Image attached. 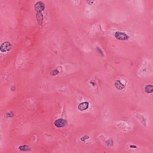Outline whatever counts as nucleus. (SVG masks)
I'll list each match as a JSON object with an SVG mask.
<instances>
[{"label":"nucleus","mask_w":153,"mask_h":153,"mask_svg":"<svg viewBox=\"0 0 153 153\" xmlns=\"http://www.w3.org/2000/svg\"><path fill=\"white\" fill-rule=\"evenodd\" d=\"M96 50L99 55L101 57H104L105 55L103 52L100 48L98 47L97 48Z\"/></svg>","instance_id":"obj_11"},{"label":"nucleus","mask_w":153,"mask_h":153,"mask_svg":"<svg viewBox=\"0 0 153 153\" xmlns=\"http://www.w3.org/2000/svg\"><path fill=\"white\" fill-rule=\"evenodd\" d=\"M12 45L9 42H4L0 46V51L2 52L8 51L12 48Z\"/></svg>","instance_id":"obj_1"},{"label":"nucleus","mask_w":153,"mask_h":153,"mask_svg":"<svg viewBox=\"0 0 153 153\" xmlns=\"http://www.w3.org/2000/svg\"><path fill=\"white\" fill-rule=\"evenodd\" d=\"M34 8L36 12H43L45 6L43 3L40 1L35 4Z\"/></svg>","instance_id":"obj_2"},{"label":"nucleus","mask_w":153,"mask_h":153,"mask_svg":"<svg viewBox=\"0 0 153 153\" xmlns=\"http://www.w3.org/2000/svg\"><path fill=\"white\" fill-rule=\"evenodd\" d=\"M59 72L58 70L56 69H53L50 72V74L52 76H55L56 75H57Z\"/></svg>","instance_id":"obj_10"},{"label":"nucleus","mask_w":153,"mask_h":153,"mask_svg":"<svg viewBox=\"0 0 153 153\" xmlns=\"http://www.w3.org/2000/svg\"><path fill=\"white\" fill-rule=\"evenodd\" d=\"M145 91L148 93H151L153 92V85H146L145 88Z\"/></svg>","instance_id":"obj_7"},{"label":"nucleus","mask_w":153,"mask_h":153,"mask_svg":"<svg viewBox=\"0 0 153 153\" xmlns=\"http://www.w3.org/2000/svg\"><path fill=\"white\" fill-rule=\"evenodd\" d=\"M10 89L12 91H14L16 90V87L15 85H12L10 87Z\"/></svg>","instance_id":"obj_15"},{"label":"nucleus","mask_w":153,"mask_h":153,"mask_svg":"<svg viewBox=\"0 0 153 153\" xmlns=\"http://www.w3.org/2000/svg\"><path fill=\"white\" fill-rule=\"evenodd\" d=\"M36 18L39 23L41 25L42 23L43 20L42 14L43 12H36Z\"/></svg>","instance_id":"obj_6"},{"label":"nucleus","mask_w":153,"mask_h":153,"mask_svg":"<svg viewBox=\"0 0 153 153\" xmlns=\"http://www.w3.org/2000/svg\"><path fill=\"white\" fill-rule=\"evenodd\" d=\"M124 35L123 40L127 39L128 38V35L125 33Z\"/></svg>","instance_id":"obj_17"},{"label":"nucleus","mask_w":153,"mask_h":153,"mask_svg":"<svg viewBox=\"0 0 153 153\" xmlns=\"http://www.w3.org/2000/svg\"><path fill=\"white\" fill-rule=\"evenodd\" d=\"M107 145L108 146H111L113 145L112 140L111 139L108 140L106 142Z\"/></svg>","instance_id":"obj_12"},{"label":"nucleus","mask_w":153,"mask_h":153,"mask_svg":"<svg viewBox=\"0 0 153 153\" xmlns=\"http://www.w3.org/2000/svg\"><path fill=\"white\" fill-rule=\"evenodd\" d=\"M19 149L21 151L27 152L31 150V147L29 145H24L19 147Z\"/></svg>","instance_id":"obj_5"},{"label":"nucleus","mask_w":153,"mask_h":153,"mask_svg":"<svg viewBox=\"0 0 153 153\" xmlns=\"http://www.w3.org/2000/svg\"><path fill=\"white\" fill-rule=\"evenodd\" d=\"M89 138V137L87 135L84 136L80 138L81 140L83 142H85V140H87Z\"/></svg>","instance_id":"obj_13"},{"label":"nucleus","mask_w":153,"mask_h":153,"mask_svg":"<svg viewBox=\"0 0 153 153\" xmlns=\"http://www.w3.org/2000/svg\"><path fill=\"white\" fill-rule=\"evenodd\" d=\"M88 107V103L85 102L80 103L78 106V108L81 111L86 110Z\"/></svg>","instance_id":"obj_4"},{"label":"nucleus","mask_w":153,"mask_h":153,"mask_svg":"<svg viewBox=\"0 0 153 153\" xmlns=\"http://www.w3.org/2000/svg\"><path fill=\"white\" fill-rule=\"evenodd\" d=\"M94 0H86V1L88 4L89 5L92 4Z\"/></svg>","instance_id":"obj_16"},{"label":"nucleus","mask_w":153,"mask_h":153,"mask_svg":"<svg viewBox=\"0 0 153 153\" xmlns=\"http://www.w3.org/2000/svg\"><path fill=\"white\" fill-rule=\"evenodd\" d=\"M67 123L66 120L61 119H59L55 121L54 123L55 126L58 127L64 126Z\"/></svg>","instance_id":"obj_3"},{"label":"nucleus","mask_w":153,"mask_h":153,"mask_svg":"<svg viewBox=\"0 0 153 153\" xmlns=\"http://www.w3.org/2000/svg\"><path fill=\"white\" fill-rule=\"evenodd\" d=\"M14 114V113L12 111H10L6 112V115H13Z\"/></svg>","instance_id":"obj_14"},{"label":"nucleus","mask_w":153,"mask_h":153,"mask_svg":"<svg viewBox=\"0 0 153 153\" xmlns=\"http://www.w3.org/2000/svg\"><path fill=\"white\" fill-rule=\"evenodd\" d=\"M124 34V33H122L121 32H116L115 33V37L118 39L123 40V36Z\"/></svg>","instance_id":"obj_9"},{"label":"nucleus","mask_w":153,"mask_h":153,"mask_svg":"<svg viewBox=\"0 0 153 153\" xmlns=\"http://www.w3.org/2000/svg\"><path fill=\"white\" fill-rule=\"evenodd\" d=\"M9 117H12L10 116H9Z\"/></svg>","instance_id":"obj_20"},{"label":"nucleus","mask_w":153,"mask_h":153,"mask_svg":"<svg viewBox=\"0 0 153 153\" xmlns=\"http://www.w3.org/2000/svg\"><path fill=\"white\" fill-rule=\"evenodd\" d=\"M91 83L92 84L93 86H94V83L93 82H91Z\"/></svg>","instance_id":"obj_19"},{"label":"nucleus","mask_w":153,"mask_h":153,"mask_svg":"<svg viewBox=\"0 0 153 153\" xmlns=\"http://www.w3.org/2000/svg\"><path fill=\"white\" fill-rule=\"evenodd\" d=\"M130 147L131 148H136V146H132V145H131L130 146Z\"/></svg>","instance_id":"obj_18"},{"label":"nucleus","mask_w":153,"mask_h":153,"mask_svg":"<svg viewBox=\"0 0 153 153\" xmlns=\"http://www.w3.org/2000/svg\"><path fill=\"white\" fill-rule=\"evenodd\" d=\"M115 85L116 88L119 90H122L124 88V85L122 84L119 80L116 81Z\"/></svg>","instance_id":"obj_8"}]
</instances>
